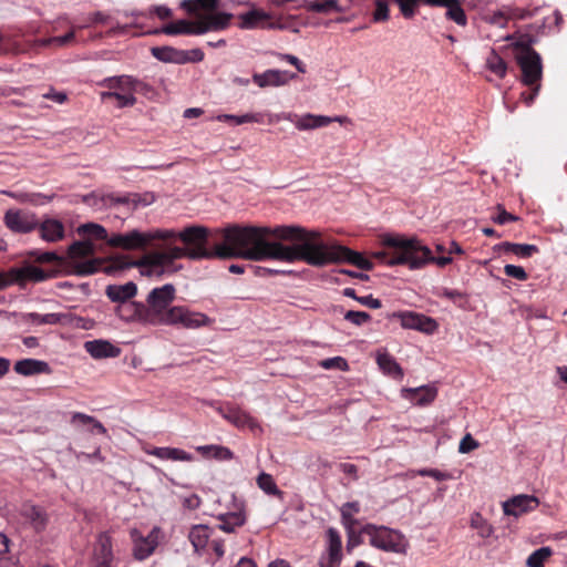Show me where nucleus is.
<instances>
[{"label": "nucleus", "instance_id": "f257e3e1", "mask_svg": "<svg viewBox=\"0 0 567 567\" xmlns=\"http://www.w3.org/2000/svg\"><path fill=\"white\" fill-rule=\"evenodd\" d=\"M298 231L295 228L244 226L229 224L224 228H209L200 225H192L178 231V239L187 249H202L209 256L206 259H235L262 261L274 260L276 239L292 238Z\"/></svg>", "mask_w": 567, "mask_h": 567}, {"label": "nucleus", "instance_id": "f03ea898", "mask_svg": "<svg viewBox=\"0 0 567 567\" xmlns=\"http://www.w3.org/2000/svg\"><path fill=\"white\" fill-rule=\"evenodd\" d=\"M278 228H295L298 231L292 234V238L277 239L274 260L285 262L305 261L313 267H323L329 264H350L361 270H372L373 262L364 256L340 244H324L316 241L320 234L318 231H308L306 228L297 225H281Z\"/></svg>", "mask_w": 567, "mask_h": 567}, {"label": "nucleus", "instance_id": "7ed1b4c3", "mask_svg": "<svg viewBox=\"0 0 567 567\" xmlns=\"http://www.w3.org/2000/svg\"><path fill=\"white\" fill-rule=\"evenodd\" d=\"M209 255L202 249H187L186 247H169L163 251H151L142 258L132 261H124V258H117L116 265L121 269L138 268L142 276L161 278L165 274L176 272L182 266L175 267L174 262L181 258L190 260H202Z\"/></svg>", "mask_w": 567, "mask_h": 567}, {"label": "nucleus", "instance_id": "20e7f679", "mask_svg": "<svg viewBox=\"0 0 567 567\" xmlns=\"http://www.w3.org/2000/svg\"><path fill=\"white\" fill-rule=\"evenodd\" d=\"M385 244L394 249L390 265H406L411 270L420 269L427 264L445 267L452 262V257H434L431 249L416 237H389Z\"/></svg>", "mask_w": 567, "mask_h": 567}, {"label": "nucleus", "instance_id": "39448f33", "mask_svg": "<svg viewBox=\"0 0 567 567\" xmlns=\"http://www.w3.org/2000/svg\"><path fill=\"white\" fill-rule=\"evenodd\" d=\"M176 297V288L173 284L153 288L145 302H131L133 313L127 320H136L144 324L162 326L169 313L172 302Z\"/></svg>", "mask_w": 567, "mask_h": 567}, {"label": "nucleus", "instance_id": "423d86ee", "mask_svg": "<svg viewBox=\"0 0 567 567\" xmlns=\"http://www.w3.org/2000/svg\"><path fill=\"white\" fill-rule=\"evenodd\" d=\"M95 254V245L91 240H80L74 241L68 248V258L66 261V274L75 275L80 277L94 275L99 271L102 259L93 258L85 261H79L78 259L91 257Z\"/></svg>", "mask_w": 567, "mask_h": 567}, {"label": "nucleus", "instance_id": "0eeeda50", "mask_svg": "<svg viewBox=\"0 0 567 567\" xmlns=\"http://www.w3.org/2000/svg\"><path fill=\"white\" fill-rule=\"evenodd\" d=\"M360 533L370 537V545L383 551L405 553L406 542L404 536L395 529L367 524Z\"/></svg>", "mask_w": 567, "mask_h": 567}, {"label": "nucleus", "instance_id": "6e6552de", "mask_svg": "<svg viewBox=\"0 0 567 567\" xmlns=\"http://www.w3.org/2000/svg\"><path fill=\"white\" fill-rule=\"evenodd\" d=\"M210 322L212 319L204 313L190 311L184 306H174L171 308L162 326H181L186 329H197L206 327Z\"/></svg>", "mask_w": 567, "mask_h": 567}, {"label": "nucleus", "instance_id": "1a4fd4ad", "mask_svg": "<svg viewBox=\"0 0 567 567\" xmlns=\"http://www.w3.org/2000/svg\"><path fill=\"white\" fill-rule=\"evenodd\" d=\"M56 276L55 271H45L32 264L25 262L21 267L11 268L4 274V280L9 285L18 284L23 287L27 282H43Z\"/></svg>", "mask_w": 567, "mask_h": 567}, {"label": "nucleus", "instance_id": "9d476101", "mask_svg": "<svg viewBox=\"0 0 567 567\" xmlns=\"http://www.w3.org/2000/svg\"><path fill=\"white\" fill-rule=\"evenodd\" d=\"M388 318L399 319L401 322V326L404 329H413V330H417V331H421V332H424L427 334L434 333L439 328V324L434 319H432L425 315L416 313L413 311L393 312V313L389 315Z\"/></svg>", "mask_w": 567, "mask_h": 567}, {"label": "nucleus", "instance_id": "9b49d317", "mask_svg": "<svg viewBox=\"0 0 567 567\" xmlns=\"http://www.w3.org/2000/svg\"><path fill=\"white\" fill-rule=\"evenodd\" d=\"M516 62L520 68V81L524 85L540 84L543 64L538 52H529V55H516Z\"/></svg>", "mask_w": 567, "mask_h": 567}, {"label": "nucleus", "instance_id": "f8f14e48", "mask_svg": "<svg viewBox=\"0 0 567 567\" xmlns=\"http://www.w3.org/2000/svg\"><path fill=\"white\" fill-rule=\"evenodd\" d=\"M3 223L11 231L28 234L38 228L39 221L33 213L20 209H9L3 216Z\"/></svg>", "mask_w": 567, "mask_h": 567}, {"label": "nucleus", "instance_id": "ddd939ff", "mask_svg": "<svg viewBox=\"0 0 567 567\" xmlns=\"http://www.w3.org/2000/svg\"><path fill=\"white\" fill-rule=\"evenodd\" d=\"M20 516L24 519V523L37 534L44 532L50 520L45 508L30 502L23 503L21 505Z\"/></svg>", "mask_w": 567, "mask_h": 567}, {"label": "nucleus", "instance_id": "4468645a", "mask_svg": "<svg viewBox=\"0 0 567 567\" xmlns=\"http://www.w3.org/2000/svg\"><path fill=\"white\" fill-rule=\"evenodd\" d=\"M423 4L431 8H445V19L460 27L467 25V17L463 9V0H423Z\"/></svg>", "mask_w": 567, "mask_h": 567}, {"label": "nucleus", "instance_id": "2eb2a0df", "mask_svg": "<svg viewBox=\"0 0 567 567\" xmlns=\"http://www.w3.org/2000/svg\"><path fill=\"white\" fill-rule=\"evenodd\" d=\"M539 505V499L534 495L519 494L503 503L505 515L519 517L523 514L535 511Z\"/></svg>", "mask_w": 567, "mask_h": 567}, {"label": "nucleus", "instance_id": "dca6fc26", "mask_svg": "<svg viewBox=\"0 0 567 567\" xmlns=\"http://www.w3.org/2000/svg\"><path fill=\"white\" fill-rule=\"evenodd\" d=\"M221 416L237 427H249L251 431L260 430L256 419L249 413L234 406L218 409Z\"/></svg>", "mask_w": 567, "mask_h": 567}, {"label": "nucleus", "instance_id": "f3484780", "mask_svg": "<svg viewBox=\"0 0 567 567\" xmlns=\"http://www.w3.org/2000/svg\"><path fill=\"white\" fill-rule=\"evenodd\" d=\"M231 19L233 14L227 12L206 14L198 20V33L200 35L210 31L225 30L229 27Z\"/></svg>", "mask_w": 567, "mask_h": 567}, {"label": "nucleus", "instance_id": "a211bd4d", "mask_svg": "<svg viewBox=\"0 0 567 567\" xmlns=\"http://www.w3.org/2000/svg\"><path fill=\"white\" fill-rule=\"evenodd\" d=\"M113 560L111 537L104 533L100 534L94 549V563L92 567H113Z\"/></svg>", "mask_w": 567, "mask_h": 567}, {"label": "nucleus", "instance_id": "6ab92c4d", "mask_svg": "<svg viewBox=\"0 0 567 567\" xmlns=\"http://www.w3.org/2000/svg\"><path fill=\"white\" fill-rule=\"evenodd\" d=\"M403 398L410 400L415 405L425 406L432 403L436 395L437 389L433 385H421L417 388H405L402 390Z\"/></svg>", "mask_w": 567, "mask_h": 567}, {"label": "nucleus", "instance_id": "aec40b11", "mask_svg": "<svg viewBox=\"0 0 567 567\" xmlns=\"http://www.w3.org/2000/svg\"><path fill=\"white\" fill-rule=\"evenodd\" d=\"M105 295L112 302L123 305L137 295V286L133 281H127L124 285H107Z\"/></svg>", "mask_w": 567, "mask_h": 567}, {"label": "nucleus", "instance_id": "412c9836", "mask_svg": "<svg viewBox=\"0 0 567 567\" xmlns=\"http://www.w3.org/2000/svg\"><path fill=\"white\" fill-rule=\"evenodd\" d=\"M85 351L94 359L116 358L121 349L107 340H92L84 343Z\"/></svg>", "mask_w": 567, "mask_h": 567}, {"label": "nucleus", "instance_id": "4be33fe9", "mask_svg": "<svg viewBox=\"0 0 567 567\" xmlns=\"http://www.w3.org/2000/svg\"><path fill=\"white\" fill-rule=\"evenodd\" d=\"M13 370L16 373L23 377L51 373V368L48 362L31 358L17 361Z\"/></svg>", "mask_w": 567, "mask_h": 567}, {"label": "nucleus", "instance_id": "5701e85b", "mask_svg": "<svg viewBox=\"0 0 567 567\" xmlns=\"http://www.w3.org/2000/svg\"><path fill=\"white\" fill-rule=\"evenodd\" d=\"M288 72L277 69H269L262 73H254L252 81L259 87L281 86L288 83Z\"/></svg>", "mask_w": 567, "mask_h": 567}, {"label": "nucleus", "instance_id": "b1692460", "mask_svg": "<svg viewBox=\"0 0 567 567\" xmlns=\"http://www.w3.org/2000/svg\"><path fill=\"white\" fill-rule=\"evenodd\" d=\"M216 517L220 522L217 527L225 533H234L236 527H240L246 523L243 506L237 507L233 512L217 514Z\"/></svg>", "mask_w": 567, "mask_h": 567}, {"label": "nucleus", "instance_id": "393cba45", "mask_svg": "<svg viewBox=\"0 0 567 567\" xmlns=\"http://www.w3.org/2000/svg\"><path fill=\"white\" fill-rule=\"evenodd\" d=\"M346 120V117H329L324 115H315V114H305L297 118L296 121V127L299 131H308V130H315L318 127L327 126L328 124L332 123L333 121H338L342 123Z\"/></svg>", "mask_w": 567, "mask_h": 567}, {"label": "nucleus", "instance_id": "a878e982", "mask_svg": "<svg viewBox=\"0 0 567 567\" xmlns=\"http://www.w3.org/2000/svg\"><path fill=\"white\" fill-rule=\"evenodd\" d=\"M146 453L163 461L192 462L194 460L190 453L178 447H153L147 450Z\"/></svg>", "mask_w": 567, "mask_h": 567}, {"label": "nucleus", "instance_id": "bb28decb", "mask_svg": "<svg viewBox=\"0 0 567 567\" xmlns=\"http://www.w3.org/2000/svg\"><path fill=\"white\" fill-rule=\"evenodd\" d=\"M212 536V529L208 525L198 524L192 526L188 533V539L194 547L195 553L202 554Z\"/></svg>", "mask_w": 567, "mask_h": 567}, {"label": "nucleus", "instance_id": "cd10ccee", "mask_svg": "<svg viewBox=\"0 0 567 567\" xmlns=\"http://www.w3.org/2000/svg\"><path fill=\"white\" fill-rule=\"evenodd\" d=\"M38 227L41 238L45 241L54 243L64 237V226L58 219L48 218Z\"/></svg>", "mask_w": 567, "mask_h": 567}, {"label": "nucleus", "instance_id": "c85d7f7f", "mask_svg": "<svg viewBox=\"0 0 567 567\" xmlns=\"http://www.w3.org/2000/svg\"><path fill=\"white\" fill-rule=\"evenodd\" d=\"M161 32L167 35L187 34V35H199L198 33V20H177L164 25Z\"/></svg>", "mask_w": 567, "mask_h": 567}, {"label": "nucleus", "instance_id": "c756f323", "mask_svg": "<svg viewBox=\"0 0 567 567\" xmlns=\"http://www.w3.org/2000/svg\"><path fill=\"white\" fill-rule=\"evenodd\" d=\"M152 55L161 62L183 64V50L169 45L154 47L151 49Z\"/></svg>", "mask_w": 567, "mask_h": 567}, {"label": "nucleus", "instance_id": "7c9ffc66", "mask_svg": "<svg viewBox=\"0 0 567 567\" xmlns=\"http://www.w3.org/2000/svg\"><path fill=\"white\" fill-rule=\"evenodd\" d=\"M377 363L384 374L395 380H401L404 375L401 365L389 353L379 354L377 358Z\"/></svg>", "mask_w": 567, "mask_h": 567}, {"label": "nucleus", "instance_id": "2f4dec72", "mask_svg": "<svg viewBox=\"0 0 567 567\" xmlns=\"http://www.w3.org/2000/svg\"><path fill=\"white\" fill-rule=\"evenodd\" d=\"M107 198L111 204L127 205L132 208H137L138 206H147L153 202V196L148 198V195L141 196L136 193H131L123 196L109 195Z\"/></svg>", "mask_w": 567, "mask_h": 567}, {"label": "nucleus", "instance_id": "473e14b6", "mask_svg": "<svg viewBox=\"0 0 567 567\" xmlns=\"http://www.w3.org/2000/svg\"><path fill=\"white\" fill-rule=\"evenodd\" d=\"M147 245L148 238L146 233H141L137 229H133L128 233L122 234V249H142L145 248Z\"/></svg>", "mask_w": 567, "mask_h": 567}, {"label": "nucleus", "instance_id": "72a5a7b5", "mask_svg": "<svg viewBox=\"0 0 567 567\" xmlns=\"http://www.w3.org/2000/svg\"><path fill=\"white\" fill-rule=\"evenodd\" d=\"M504 252H512L519 258H529L534 254L539 251V248L536 245L532 244H517L511 241H504L497 246Z\"/></svg>", "mask_w": 567, "mask_h": 567}, {"label": "nucleus", "instance_id": "f704fd0d", "mask_svg": "<svg viewBox=\"0 0 567 567\" xmlns=\"http://www.w3.org/2000/svg\"><path fill=\"white\" fill-rule=\"evenodd\" d=\"M302 7L308 11L318 13L342 12L343 9L339 6L337 0H318L309 1L302 0Z\"/></svg>", "mask_w": 567, "mask_h": 567}, {"label": "nucleus", "instance_id": "c9c22d12", "mask_svg": "<svg viewBox=\"0 0 567 567\" xmlns=\"http://www.w3.org/2000/svg\"><path fill=\"white\" fill-rule=\"evenodd\" d=\"M219 6V0H183L181 8L187 13L195 14L199 9L213 12Z\"/></svg>", "mask_w": 567, "mask_h": 567}, {"label": "nucleus", "instance_id": "e433bc0d", "mask_svg": "<svg viewBox=\"0 0 567 567\" xmlns=\"http://www.w3.org/2000/svg\"><path fill=\"white\" fill-rule=\"evenodd\" d=\"M485 64L487 70L494 73L498 79H504L506 76L507 63L494 49L489 51Z\"/></svg>", "mask_w": 567, "mask_h": 567}, {"label": "nucleus", "instance_id": "4c0bfd02", "mask_svg": "<svg viewBox=\"0 0 567 567\" xmlns=\"http://www.w3.org/2000/svg\"><path fill=\"white\" fill-rule=\"evenodd\" d=\"M196 450L203 456H213L219 461H229L234 457V453L228 447L221 445H200Z\"/></svg>", "mask_w": 567, "mask_h": 567}, {"label": "nucleus", "instance_id": "58836bf2", "mask_svg": "<svg viewBox=\"0 0 567 567\" xmlns=\"http://www.w3.org/2000/svg\"><path fill=\"white\" fill-rule=\"evenodd\" d=\"M131 75H117L105 78L97 82L101 87H106L111 91H130Z\"/></svg>", "mask_w": 567, "mask_h": 567}, {"label": "nucleus", "instance_id": "ea45409f", "mask_svg": "<svg viewBox=\"0 0 567 567\" xmlns=\"http://www.w3.org/2000/svg\"><path fill=\"white\" fill-rule=\"evenodd\" d=\"M268 18H269V16L267 13H265L264 11L250 10V11H248L246 13H241L239 16V19H240L239 28L247 29V30L254 29L258 25V23L260 21L267 20Z\"/></svg>", "mask_w": 567, "mask_h": 567}, {"label": "nucleus", "instance_id": "a19ab883", "mask_svg": "<svg viewBox=\"0 0 567 567\" xmlns=\"http://www.w3.org/2000/svg\"><path fill=\"white\" fill-rule=\"evenodd\" d=\"M258 487L268 495L281 496L282 492L278 488L274 477L268 473H260L257 477Z\"/></svg>", "mask_w": 567, "mask_h": 567}, {"label": "nucleus", "instance_id": "79ce46f5", "mask_svg": "<svg viewBox=\"0 0 567 567\" xmlns=\"http://www.w3.org/2000/svg\"><path fill=\"white\" fill-rule=\"evenodd\" d=\"M262 114L260 113H248L244 115H234V114H224L218 116L219 121L225 122H233L235 125H241L244 123H261L262 122Z\"/></svg>", "mask_w": 567, "mask_h": 567}, {"label": "nucleus", "instance_id": "37998d69", "mask_svg": "<svg viewBox=\"0 0 567 567\" xmlns=\"http://www.w3.org/2000/svg\"><path fill=\"white\" fill-rule=\"evenodd\" d=\"M156 544L147 538L136 540L133 548V555L136 559L143 560L151 556L155 549Z\"/></svg>", "mask_w": 567, "mask_h": 567}, {"label": "nucleus", "instance_id": "c03bdc74", "mask_svg": "<svg viewBox=\"0 0 567 567\" xmlns=\"http://www.w3.org/2000/svg\"><path fill=\"white\" fill-rule=\"evenodd\" d=\"M400 9L402 17L406 20L413 19L423 0H392Z\"/></svg>", "mask_w": 567, "mask_h": 567}, {"label": "nucleus", "instance_id": "a18cd8bd", "mask_svg": "<svg viewBox=\"0 0 567 567\" xmlns=\"http://www.w3.org/2000/svg\"><path fill=\"white\" fill-rule=\"evenodd\" d=\"M471 527L478 532V535L482 538H487L493 533V527L487 523V520L480 514L474 513L471 516Z\"/></svg>", "mask_w": 567, "mask_h": 567}, {"label": "nucleus", "instance_id": "49530a36", "mask_svg": "<svg viewBox=\"0 0 567 567\" xmlns=\"http://www.w3.org/2000/svg\"><path fill=\"white\" fill-rule=\"evenodd\" d=\"M78 231L80 234L90 235L91 237L100 240H105L107 238L106 229L102 225L95 223L83 224L78 228Z\"/></svg>", "mask_w": 567, "mask_h": 567}, {"label": "nucleus", "instance_id": "de8ad7c7", "mask_svg": "<svg viewBox=\"0 0 567 567\" xmlns=\"http://www.w3.org/2000/svg\"><path fill=\"white\" fill-rule=\"evenodd\" d=\"M327 536H328L327 553H330L331 556L342 557V553H341L342 543H341V537H340L338 530L330 527L327 530Z\"/></svg>", "mask_w": 567, "mask_h": 567}, {"label": "nucleus", "instance_id": "09e8293b", "mask_svg": "<svg viewBox=\"0 0 567 567\" xmlns=\"http://www.w3.org/2000/svg\"><path fill=\"white\" fill-rule=\"evenodd\" d=\"M551 555L549 547H540L533 551L526 561L528 567H544L545 560Z\"/></svg>", "mask_w": 567, "mask_h": 567}, {"label": "nucleus", "instance_id": "8fccbe9b", "mask_svg": "<svg viewBox=\"0 0 567 567\" xmlns=\"http://www.w3.org/2000/svg\"><path fill=\"white\" fill-rule=\"evenodd\" d=\"M374 11L372 13L373 22H385L390 19L389 3L385 0H374Z\"/></svg>", "mask_w": 567, "mask_h": 567}, {"label": "nucleus", "instance_id": "3c124183", "mask_svg": "<svg viewBox=\"0 0 567 567\" xmlns=\"http://www.w3.org/2000/svg\"><path fill=\"white\" fill-rule=\"evenodd\" d=\"M535 40L528 34L520 35L514 43L513 47L519 52L516 55H529V52H536L533 49Z\"/></svg>", "mask_w": 567, "mask_h": 567}, {"label": "nucleus", "instance_id": "603ef678", "mask_svg": "<svg viewBox=\"0 0 567 567\" xmlns=\"http://www.w3.org/2000/svg\"><path fill=\"white\" fill-rule=\"evenodd\" d=\"M389 237H405L404 235H384L382 237V245L386 248L385 250H380V251H375L373 254V257L379 259L380 261L384 262L385 265L388 266H391L389 264V261L392 259V257L394 256V249L386 245L385 244V239L389 238Z\"/></svg>", "mask_w": 567, "mask_h": 567}, {"label": "nucleus", "instance_id": "864d4df0", "mask_svg": "<svg viewBox=\"0 0 567 567\" xmlns=\"http://www.w3.org/2000/svg\"><path fill=\"white\" fill-rule=\"evenodd\" d=\"M344 320L351 322L354 326H363L371 321L370 313L365 311L349 310L343 316Z\"/></svg>", "mask_w": 567, "mask_h": 567}, {"label": "nucleus", "instance_id": "5fc2aeb1", "mask_svg": "<svg viewBox=\"0 0 567 567\" xmlns=\"http://www.w3.org/2000/svg\"><path fill=\"white\" fill-rule=\"evenodd\" d=\"M114 99L117 101V107L120 109L133 106L136 103L134 93L130 91H115Z\"/></svg>", "mask_w": 567, "mask_h": 567}, {"label": "nucleus", "instance_id": "6e6d98bb", "mask_svg": "<svg viewBox=\"0 0 567 567\" xmlns=\"http://www.w3.org/2000/svg\"><path fill=\"white\" fill-rule=\"evenodd\" d=\"M498 214L492 217V220L498 225H505L507 223L517 221L519 219L518 216L511 214L505 210L502 204L496 206Z\"/></svg>", "mask_w": 567, "mask_h": 567}, {"label": "nucleus", "instance_id": "4d7b16f0", "mask_svg": "<svg viewBox=\"0 0 567 567\" xmlns=\"http://www.w3.org/2000/svg\"><path fill=\"white\" fill-rule=\"evenodd\" d=\"M320 367L323 369L330 370V369H338L341 371L348 370V362L342 357H333L324 359L320 362Z\"/></svg>", "mask_w": 567, "mask_h": 567}, {"label": "nucleus", "instance_id": "13d9d810", "mask_svg": "<svg viewBox=\"0 0 567 567\" xmlns=\"http://www.w3.org/2000/svg\"><path fill=\"white\" fill-rule=\"evenodd\" d=\"M504 272L507 277L517 279L519 281H525L528 279V274L522 266H516L512 264L505 265Z\"/></svg>", "mask_w": 567, "mask_h": 567}, {"label": "nucleus", "instance_id": "bf43d9fd", "mask_svg": "<svg viewBox=\"0 0 567 567\" xmlns=\"http://www.w3.org/2000/svg\"><path fill=\"white\" fill-rule=\"evenodd\" d=\"M146 234H147V238H148V244L155 239L166 240V239L178 238L177 237L178 231H175L173 229H156L154 231H148Z\"/></svg>", "mask_w": 567, "mask_h": 567}, {"label": "nucleus", "instance_id": "052dcab7", "mask_svg": "<svg viewBox=\"0 0 567 567\" xmlns=\"http://www.w3.org/2000/svg\"><path fill=\"white\" fill-rule=\"evenodd\" d=\"M181 504L184 509L195 511L200 506L202 499L197 494L179 496Z\"/></svg>", "mask_w": 567, "mask_h": 567}, {"label": "nucleus", "instance_id": "680f3d73", "mask_svg": "<svg viewBox=\"0 0 567 567\" xmlns=\"http://www.w3.org/2000/svg\"><path fill=\"white\" fill-rule=\"evenodd\" d=\"M484 19L489 24L497 25L499 28H506L508 22L506 13L502 10L495 11L492 14L486 16Z\"/></svg>", "mask_w": 567, "mask_h": 567}, {"label": "nucleus", "instance_id": "e2e57ef3", "mask_svg": "<svg viewBox=\"0 0 567 567\" xmlns=\"http://www.w3.org/2000/svg\"><path fill=\"white\" fill-rule=\"evenodd\" d=\"M420 476L433 477L436 481H447L452 478V475L447 472H442L436 468H421L416 472Z\"/></svg>", "mask_w": 567, "mask_h": 567}, {"label": "nucleus", "instance_id": "0e129e2a", "mask_svg": "<svg viewBox=\"0 0 567 567\" xmlns=\"http://www.w3.org/2000/svg\"><path fill=\"white\" fill-rule=\"evenodd\" d=\"M183 64L186 63H198L202 62L205 58L204 52L196 48L192 50H183Z\"/></svg>", "mask_w": 567, "mask_h": 567}, {"label": "nucleus", "instance_id": "69168bd1", "mask_svg": "<svg viewBox=\"0 0 567 567\" xmlns=\"http://www.w3.org/2000/svg\"><path fill=\"white\" fill-rule=\"evenodd\" d=\"M74 37H75L74 31H70V32L65 33L64 35L49 38L43 41V44L44 45L55 44L58 47H63V45H66L68 43H70L74 39Z\"/></svg>", "mask_w": 567, "mask_h": 567}, {"label": "nucleus", "instance_id": "338daca9", "mask_svg": "<svg viewBox=\"0 0 567 567\" xmlns=\"http://www.w3.org/2000/svg\"><path fill=\"white\" fill-rule=\"evenodd\" d=\"M478 447V442L475 441L471 434H466L460 442L458 452L460 453H470L471 451Z\"/></svg>", "mask_w": 567, "mask_h": 567}, {"label": "nucleus", "instance_id": "774afa93", "mask_svg": "<svg viewBox=\"0 0 567 567\" xmlns=\"http://www.w3.org/2000/svg\"><path fill=\"white\" fill-rule=\"evenodd\" d=\"M341 559L342 557L331 556L330 553H326L320 557L318 564L320 567H339Z\"/></svg>", "mask_w": 567, "mask_h": 567}]
</instances>
